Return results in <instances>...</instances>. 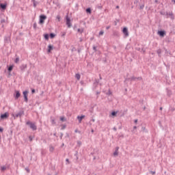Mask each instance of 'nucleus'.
<instances>
[{
	"mask_svg": "<svg viewBox=\"0 0 175 175\" xmlns=\"http://www.w3.org/2000/svg\"><path fill=\"white\" fill-rule=\"evenodd\" d=\"M26 125H29L30 129H32V131H36V129H38L36 124L29 120L26 122Z\"/></svg>",
	"mask_w": 175,
	"mask_h": 175,
	"instance_id": "f257e3e1",
	"label": "nucleus"
},
{
	"mask_svg": "<svg viewBox=\"0 0 175 175\" xmlns=\"http://www.w3.org/2000/svg\"><path fill=\"white\" fill-rule=\"evenodd\" d=\"M47 18V16L44 14H41L40 16V19H39V22L38 24H40V25L44 24V20H46Z\"/></svg>",
	"mask_w": 175,
	"mask_h": 175,
	"instance_id": "f03ea898",
	"label": "nucleus"
},
{
	"mask_svg": "<svg viewBox=\"0 0 175 175\" xmlns=\"http://www.w3.org/2000/svg\"><path fill=\"white\" fill-rule=\"evenodd\" d=\"M66 24L68 27V28H71L72 27V23H70V18L68 16V15L66 16Z\"/></svg>",
	"mask_w": 175,
	"mask_h": 175,
	"instance_id": "7ed1b4c3",
	"label": "nucleus"
},
{
	"mask_svg": "<svg viewBox=\"0 0 175 175\" xmlns=\"http://www.w3.org/2000/svg\"><path fill=\"white\" fill-rule=\"evenodd\" d=\"M23 116H24V111H20L18 113H16L15 115L13 114V117L15 120L18 117H23Z\"/></svg>",
	"mask_w": 175,
	"mask_h": 175,
	"instance_id": "20e7f679",
	"label": "nucleus"
},
{
	"mask_svg": "<svg viewBox=\"0 0 175 175\" xmlns=\"http://www.w3.org/2000/svg\"><path fill=\"white\" fill-rule=\"evenodd\" d=\"M23 98L25 99V102H26V103H28V91L25 90L23 92Z\"/></svg>",
	"mask_w": 175,
	"mask_h": 175,
	"instance_id": "39448f33",
	"label": "nucleus"
},
{
	"mask_svg": "<svg viewBox=\"0 0 175 175\" xmlns=\"http://www.w3.org/2000/svg\"><path fill=\"white\" fill-rule=\"evenodd\" d=\"M127 80H131V81H136V80H143V78L142 77H132L131 78H129L127 79Z\"/></svg>",
	"mask_w": 175,
	"mask_h": 175,
	"instance_id": "423d86ee",
	"label": "nucleus"
},
{
	"mask_svg": "<svg viewBox=\"0 0 175 175\" xmlns=\"http://www.w3.org/2000/svg\"><path fill=\"white\" fill-rule=\"evenodd\" d=\"M8 117H9V113L5 112V113L1 115L0 119L1 120H5V118H8Z\"/></svg>",
	"mask_w": 175,
	"mask_h": 175,
	"instance_id": "0eeeda50",
	"label": "nucleus"
},
{
	"mask_svg": "<svg viewBox=\"0 0 175 175\" xmlns=\"http://www.w3.org/2000/svg\"><path fill=\"white\" fill-rule=\"evenodd\" d=\"M158 35L160 36L161 38H163L165 35H166V31L165 30H160L157 32Z\"/></svg>",
	"mask_w": 175,
	"mask_h": 175,
	"instance_id": "6e6552de",
	"label": "nucleus"
},
{
	"mask_svg": "<svg viewBox=\"0 0 175 175\" xmlns=\"http://www.w3.org/2000/svg\"><path fill=\"white\" fill-rule=\"evenodd\" d=\"M122 32L126 37L129 36V32L128 31L127 27H124L122 29Z\"/></svg>",
	"mask_w": 175,
	"mask_h": 175,
	"instance_id": "1a4fd4ad",
	"label": "nucleus"
},
{
	"mask_svg": "<svg viewBox=\"0 0 175 175\" xmlns=\"http://www.w3.org/2000/svg\"><path fill=\"white\" fill-rule=\"evenodd\" d=\"M20 70H21V72H25V69H27V64H22L20 66Z\"/></svg>",
	"mask_w": 175,
	"mask_h": 175,
	"instance_id": "9d476101",
	"label": "nucleus"
},
{
	"mask_svg": "<svg viewBox=\"0 0 175 175\" xmlns=\"http://www.w3.org/2000/svg\"><path fill=\"white\" fill-rule=\"evenodd\" d=\"M166 16H169V17L171 18V20H174V14H173V12H166Z\"/></svg>",
	"mask_w": 175,
	"mask_h": 175,
	"instance_id": "9b49d317",
	"label": "nucleus"
},
{
	"mask_svg": "<svg viewBox=\"0 0 175 175\" xmlns=\"http://www.w3.org/2000/svg\"><path fill=\"white\" fill-rule=\"evenodd\" d=\"M4 43H5V44L10 43V36H5L4 37Z\"/></svg>",
	"mask_w": 175,
	"mask_h": 175,
	"instance_id": "f8f14e48",
	"label": "nucleus"
},
{
	"mask_svg": "<svg viewBox=\"0 0 175 175\" xmlns=\"http://www.w3.org/2000/svg\"><path fill=\"white\" fill-rule=\"evenodd\" d=\"M85 118V115H82L81 116H78L77 117V120H79V124H81V121H83V119Z\"/></svg>",
	"mask_w": 175,
	"mask_h": 175,
	"instance_id": "ddd939ff",
	"label": "nucleus"
},
{
	"mask_svg": "<svg viewBox=\"0 0 175 175\" xmlns=\"http://www.w3.org/2000/svg\"><path fill=\"white\" fill-rule=\"evenodd\" d=\"M118 150H120V147L117 146L113 152V157H118Z\"/></svg>",
	"mask_w": 175,
	"mask_h": 175,
	"instance_id": "4468645a",
	"label": "nucleus"
},
{
	"mask_svg": "<svg viewBox=\"0 0 175 175\" xmlns=\"http://www.w3.org/2000/svg\"><path fill=\"white\" fill-rule=\"evenodd\" d=\"M54 49V46L49 44L48 46V53H51V51Z\"/></svg>",
	"mask_w": 175,
	"mask_h": 175,
	"instance_id": "2eb2a0df",
	"label": "nucleus"
},
{
	"mask_svg": "<svg viewBox=\"0 0 175 175\" xmlns=\"http://www.w3.org/2000/svg\"><path fill=\"white\" fill-rule=\"evenodd\" d=\"M7 4L6 3H0V8L3 10H5L6 9Z\"/></svg>",
	"mask_w": 175,
	"mask_h": 175,
	"instance_id": "dca6fc26",
	"label": "nucleus"
},
{
	"mask_svg": "<svg viewBox=\"0 0 175 175\" xmlns=\"http://www.w3.org/2000/svg\"><path fill=\"white\" fill-rule=\"evenodd\" d=\"M19 96H21V94H20L19 91H16V95H15L14 98L15 99H18Z\"/></svg>",
	"mask_w": 175,
	"mask_h": 175,
	"instance_id": "f3484780",
	"label": "nucleus"
},
{
	"mask_svg": "<svg viewBox=\"0 0 175 175\" xmlns=\"http://www.w3.org/2000/svg\"><path fill=\"white\" fill-rule=\"evenodd\" d=\"M51 122L53 125H55L56 124L55 119L53 116H51Z\"/></svg>",
	"mask_w": 175,
	"mask_h": 175,
	"instance_id": "a211bd4d",
	"label": "nucleus"
},
{
	"mask_svg": "<svg viewBox=\"0 0 175 175\" xmlns=\"http://www.w3.org/2000/svg\"><path fill=\"white\" fill-rule=\"evenodd\" d=\"M142 132H144L145 133H148V130H147V129H146V126H142Z\"/></svg>",
	"mask_w": 175,
	"mask_h": 175,
	"instance_id": "6ab92c4d",
	"label": "nucleus"
},
{
	"mask_svg": "<svg viewBox=\"0 0 175 175\" xmlns=\"http://www.w3.org/2000/svg\"><path fill=\"white\" fill-rule=\"evenodd\" d=\"M44 38L46 40H49V38H50V35H49V33H46L44 35Z\"/></svg>",
	"mask_w": 175,
	"mask_h": 175,
	"instance_id": "aec40b11",
	"label": "nucleus"
},
{
	"mask_svg": "<svg viewBox=\"0 0 175 175\" xmlns=\"http://www.w3.org/2000/svg\"><path fill=\"white\" fill-rule=\"evenodd\" d=\"M54 150H55L54 146H49V151H50V152H53Z\"/></svg>",
	"mask_w": 175,
	"mask_h": 175,
	"instance_id": "412c9836",
	"label": "nucleus"
},
{
	"mask_svg": "<svg viewBox=\"0 0 175 175\" xmlns=\"http://www.w3.org/2000/svg\"><path fill=\"white\" fill-rule=\"evenodd\" d=\"M49 36H50L51 39H54V38H55V33H51L49 34Z\"/></svg>",
	"mask_w": 175,
	"mask_h": 175,
	"instance_id": "4be33fe9",
	"label": "nucleus"
},
{
	"mask_svg": "<svg viewBox=\"0 0 175 175\" xmlns=\"http://www.w3.org/2000/svg\"><path fill=\"white\" fill-rule=\"evenodd\" d=\"M77 32H79V33H83V32H84V29H78Z\"/></svg>",
	"mask_w": 175,
	"mask_h": 175,
	"instance_id": "5701e85b",
	"label": "nucleus"
},
{
	"mask_svg": "<svg viewBox=\"0 0 175 175\" xmlns=\"http://www.w3.org/2000/svg\"><path fill=\"white\" fill-rule=\"evenodd\" d=\"M60 121H62V122H65L66 121V118L64 116L60 117Z\"/></svg>",
	"mask_w": 175,
	"mask_h": 175,
	"instance_id": "b1692460",
	"label": "nucleus"
},
{
	"mask_svg": "<svg viewBox=\"0 0 175 175\" xmlns=\"http://www.w3.org/2000/svg\"><path fill=\"white\" fill-rule=\"evenodd\" d=\"M113 36H120V33L118 31H113Z\"/></svg>",
	"mask_w": 175,
	"mask_h": 175,
	"instance_id": "393cba45",
	"label": "nucleus"
},
{
	"mask_svg": "<svg viewBox=\"0 0 175 175\" xmlns=\"http://www.w3.org/2000/svg\"><path fill=\"white\" fill-rule=\"evenodd\" d=\"M79 152L76 151L75 154V157H76V159L77 161H79Z\"/></svg>",
	"mask_w": 175,
	"mask_h": 175,
	"instance_id": "a878e982",
	"label": "nucleus"
},
{
	"mask_svg": "<svg viewBox=\"0 0 175 175\" xmlns=\"http://www.w3.org/2000/svg\"><path fill=\"white\" fill-rule=\"evenodd\" d=\"M75 77H76L77 80H80V77H81L80 74H79V73L76 74Z\"/></svg>",
	"mask_w": 175,
	"mask_h": 175,
	"instance_id": "bb28decb",
	"label": "nucleus"
},
{
	"mask_svg": "<svg viewBox=\"0 0 175 175\" xmlns=\"http://www.w3.org/2000/svg\"><path fill=\"white\" fill-rule=\"evenodd\" d=\"M8 72H12L13 70V66H10L8 68Z\"/></svg>",
	"mask_w": 175,
	"mask_h": 175,
	"instance_id": "cd10ccee",
	"label": "nucleus"
},
{
	"mask_svg": "<svg viewBox=\"0 0 175 175\" xmlns=\"http://www.w3.org/2000/svg\"><path fill=\"white\" fill-rule=\"evenodd\" d=\"M86 13H89L90 14H91L92 13V10L91 8H88L86 9Z\"/></svg>",
	"mask_w": 175,
	"mask_h": 175,
	"instance_id": "c85d7f7f",
	"label": "nucleus"
},
{
	"mask_svg": "<svg viewBox=\"0 0 175 175\" xmlns=\"http://www.w3.org/2000/svg\"><path fill=\"white\" fill-rule=\"evenodd\" d=\"M33 28L34 29H36L38 28V24L36 23V22H35L33 25Z\"/></svg>",
	"mask_w": 175,
	"mask_h": 175,
	"instance_id": "c756f323",
	"label": "nucleus"
},
{
	"mask_svg": "<svg viewBox=\"0 0 175 175\" xmlns=\"http://www.w3.org/2000/svg\"><path fill=\"white\" fill-rule=\"evenodd\" d=\"M20 62V57H16L14 60L15 64H18Z\"/></svg>",
	"mask_w": 175,
	"mask_h": 175,
	"instance_id": "7c9ffc66",
	"label": "nucleus"
},
{
	"mask_svg": "<svg viewBox=\"0 0 175 175\" xmlns=\"http://www.w3.org/2000/svg\"><path fill=\"white\" fill-rule=\"evenodd\" d=\"M111 116H113V117H116V116H117V111H112Z\"/></svg>",
	"mask_w": 175,
	"mask_h": 175,
	"instance_id": "2f4dec72",
	"label": "nucleus"
},
{
	"mask_svg": "<svg viewBox=\"0 0 175 175\" xmlns=\"http://www.w3.org/2000/svg\"><path fill=\"white\" fill-rule=\"evenodd\" d=\"M93 50H94V53H96V51H98V49H96V46L93 45Z\"/></svg>",
	"mask_w": 175,
	"mask_h": 175,
	"instance_id": "473e14b6",
	"label": "nucleus"
},
{
	"mask_svg": "<svg viewBox=\"0 0 175 175\" xmlns=\"http://www.w3.org/2000/svg\"><path fill=\"white\" fill-rule=\"evenodd\" d=\"M160 14H161V16H166V12H165L164 11H161L160 12Z\"/></svg>",
	"mask_w": 175,
	"mask_h": 175,
	"instance_id": "72a5a7b5",
	"label": "nucleus"
},
{
	"mask_svg": "<svg viewBox=\"0 0 175 175\" xmlns=\"http://www.w3.org/2000/svg\"><path fill=\"white\" fill-rule=\"evenodd\" d=\"M161 53H162V50L161 49L157 50V54H159V56L161 55Z\"/></svg>",
	"mask_w": 175,
	"mask_h": 175,
	"instance_id": "f704fd0d",
	"label": "nucleus"
},
{
	"mask_svg": "<svg viewBox=\"0 0 175 175\" xmlns=\"http://www.w3.org/2000/svg\"><path fill=\"white\" fill-rule=\"evenodd\" d=\"M61 33H62V35H61L62 38H64V36H65L66 35V32H65V31L62 32Z\"/></svg>",
	"mask_w": 175,
	"mask_h": 175,
	"instance_id": "c9c22d12",
	"label": "nucleus"
},
{
	"mask_svg": "<svg viewBox=\"0 0 175 175\" xmlns=\"http://www.w3.org/2000/svg\"><path fill=\"white\" fill-rule=\"evenodd\" d=\"M38 4V2L37 1H34L33 3V8H36V5Z\"/></svg>",
	"mask_w": 175,
	"mask_h": 175,
	"instance_id": "e433bc0d",
	"label": "nucleus"
},
{
	"mask_svg": "<svg viewBox=\"0 0 175 175\" xmlns=\"http://www.w3.org/2000/svg\"><path fill=\"white\" fill-rule=\"evenodd\" d=\"M94 84H96V85H98V84H99V79H96Z\"/></svg>",
	"mask_w": 175,
	"mask_h": 175,
	"instance_id": "4c0bfd02",
	"label": "nucleus"
},
{
	"mask_svg": "<svg viewBox=\"0 0 175 175\" xmlns=\"http://www.w3.org/2000/svg\"><path fill=\"white\" fill-rule=\"evenodd\" d=\"M56 18L58 19V21H61V16L57 15V16H56Z\"/></svg>",
	"mask_w": 175,
	"mask_h": 175,
	"instance_id": "58836bf2",
	"label": "nucleus"
},
{
	"mask_svg": "<svg viewBox=\"0 0 175 175\" xmlns=\"http://www.w3.org/2000/svg\"><path fill=\"white\" fill-rule=\"evenodd\" d=\"M103 33H105V31H100L99 32L98 35H99L100 36H101V35H103Z\"/></svg>",
	"mask_w": 175,
	"mask_h": 175,
	"instance_id": "ea45409f",
	"label": "nucleus"
},
{
	"mask_svg": "<svg viewBox=\"0 0 175 175\" xmlns=\"http://www.w3.org/2000/svg\"><path fill=\"white\" fill-rule=\"evenodd\" d=\"M107 95H111V90L109 89L108 92L107 93Z\"/></svg>",
	"mask_w": 175,
	"mask_h": 175,
	"instance_id": "a19ab883",
	"label": "nucleus"
},
{
	"mask_svg": "<svg viewBox=\"0 0 175 175\" xmlns=\"http://www.w3.org/2000/svg\"><path fill=\"white\" fill-rule=\"evenodd\" d=\"M77 144H78L79 147L81 146V141H77Z\"/></svg>",
	"mask_w": 175,
	"mask_h": 175,
	"instance_id": "79ce46f5",
	"label": "nucleus"
},
{
	"mask_svg": "<svg viewBox=\"0 0 175 175\" xmlns=\"http://www.w3.org/2000/svg\"><path fill=\"white\" fill-rule=\"evenodd\" d=\"M41 154H42V155H45V154H46V152H45L44 150H41Z\"/></svg>",
	"mask_w": 175,
	"mask_h": 175,
	"instance_id": "37998d69",
	"label": "nucleus"
},
{
	"mask_svg": "<svg viewBox=\"0 0 175 175\" xmlns=\"http://www.w3.org/2000/svg\"><path fill=\"white\" fill-rule=\"evenodd\" d=\"M142 51L143 54H146V49L144 48L142 49Z\"/></svg>",
	"mask_w": 175,
	"mask_h": 175,
	"instance_id": "c03bdc74",
	"label": "nucleus"
},
{
	"mask_svg": "<svg viewBox=\"0 0 175 175\" xmlns=\"http://www.w3.org/2000/svg\"><path fill=\"white\" fill-rule=\"evenodd\" d=\"M66 128V125H63L61 128L62 131H64Z\"/></svg>",
	"mask_w": 175,
	"mask_h": 175,
	"instance_id": "a18cd8bd",
	"label": "nucleus"
},
{
	"mask_svg": "<svg viewBox=\"0 0 175 175\" xmlns=\"http://www.w3.org/2000/svg\"><path fill=\"white\" fill-rule=\"evenodd\" d=\"M139 9H141V10L144 9V5H140Z\"/></svg>",
	"mask_w": 175,
	"mask_h": 175,
	"instance_id": "49530a36",
	"label": "nucleus"
},
{
	"mask_svg": "<svg viewBox=\"0 0 175 175\" xmlns=\"http://www.w3.org/2000/svg\"><path fill=\"white\" fill-rule=\"evenodd\" d=\"M1 170H6V167L5 166L1 167Z\"/></svg>",
	"mask_w": 175,
	"mask_h": 175,
	"instance_id": "de8ad7c7",
	"label": "nucleus"
},
{
	"mask_svg": "<svg viewBox=\"0 0 175 175\" xmlns=\"http://www.w3.org/2000/svg\"><path fill=\"white\" fill-rule=\"evenodd\" d=\"M12 77V72H8V77Z\"/></svg>",
	"mask_w": 175,
	"mask_h": 175,
	"instance_id": "09e8293b",
	"label": "nucleus"
},
{
	"mask_svg": "<svg viewBox=\"0 0 175 175\" xmlns=\"http://www.w3.org/2000/svg\"><path fill=\"white\" fill-rule=\"evenodd\" d=\"M167 95H172V92L170 90L167 91Z\"/></svg>",
	"mask_w": 175,
	"mask_h": 175,
	"instance_id": "8fccbe9b",
	"label": "nucleus"
},
{
	"mask_svg": "<svg viewBox=\"0 0 175 175\" xmlns=\"http://www.w3.org/2000/svg\"><path fill=\"white\" fill-rule=\"evenodd\" d=\"M35 92H36L35 89H32V90H31V94H35Z\"/></svg>",
	"mask_w": 175,
	"mask_h": 175,
	"instance_id": "3c124183",
	"label": "nucleus"
},
{
	"mask_svg": "<svg viewBox=\"0 0 175 175\" xmlns=\"http://www.w3.org/2000/svg\"><path fill=\"white\" fill-rule=\"evenodd\" d=\"M63 136H64V133H61V134H60V139H62Z\"/></svg>",
	"mask_w": 175,
	"mask_h": 175,
	"instance_id": "603ef678",
	"label": "nucleus"
},
{
	"mask_svg": "<svg viewBox=\"0 0 175 175\" xmlns=\"http://www.w3.org/2000/svg\"><path fill=\"white\" fill-rule=\"evenodd\" d=\"M0 132H3V128L0 127Z\"/></svg>",
	"mask_w": 175,
	"mask_h": 175,
	"instance_id": "864d4df0",
	"label": "nucleus"
},
{
	"mask_svg": "<svg viewBox=\"0 0 175 175\" xmlns=\"http://www.w3.org/2000/svg\"><path fill=\"white\" fill-rule=\"evenodd\" d=\"M29 141H30V142H32V137H31V136H29Z\"/></svg>",
	"mask_w": 175,
	"mask_h": 175,
	"instance_id": "5fc2aeb1",
	"label": "nucleus"
},
{
	"mask_svg": "<svg viewBox=\"0 0 175 175\" xmlns=\"http://www.w3.org/2000/svg\"><path fill=\"white\" fill-rule=\"evenodd\" d=\"M151 174H155V171H150Z\"/></svg>",
	"mask_w": 175,
	"mask_h": 175,
	"instance_id": "6e6d98bb",
	"label": "nucleus"
},
{
	"mask_svg": "<svg viewBox=\"0 0 175 175\" xmlns=\"http://www.w3.org/2000/svg\"><path fill=\"white\" fill-rule=\"evenodd\" d=\"M25 170L27 172V173H29V168H25Z\"/></svg>",
	"mask_w": 175,
	"mask_h": 175,
	"instance_id": "4d7b16f0",
	"label": "nucleus"
},
{
	"mask_svg": "<svg viewBox=\"0 0 175 175\" xmlns=\"http://www.w3.org/2000/svg\"><path fill=\"white\" fill-rule=\"evenodd\" d=\"M1 23H5V19H1Z\"/></svg>",
	"mask_w": 175,
	"mask_h": 175,
	"instance_id": "13d9d810",
	"label": "nucleus"
},
{
	"mask_svg": "<svg viewBox=\"0 0 175 175\" xmlns=\"http://www.w3.org/2000/svg\"><path fill=\"white\" fill-rule=\"evenodd\" d=\"M137 121H138V120H137V119H135V120H134L135 124H137Z\"/></svg>",
	"mask_w": 175,
	"mask_h": 175,
	"instance_id": "bf43d9fd",
	"label": "nucleus"
},
{
	"mask_svg": "<svg viewBox=\"0 0 175 175\" xmlns=\"http://www.w3.org/2000/svg\"><path fill=\"white\" fill-rule=\"evenodd\" d=\"M110 28H111V26H107V27H106V29H110Z\"/></svg>",
	"mask_w": 175,
	"mask_h": 175,
	"instance_id": "052dcab7",
	"label": "nucleus"
},
{
	"mask_svg": "<svg viewBox=\"0 0 175 175\" xmlns=\"http://www.w3.org/2000/svg\"><path fill=\"white\" fill-rule=\"evenodd\" d=\"M100 92H96V95H100Z\"/></svg>",
	"mask_w": 175,
	"mask_h": 175,
	"instance_id": "680f3d73",
	"label": "nucleus"
},
{
	"mask_svg": "<svg viewBox=\"0 0 175 175\" xmlns=\"http://www.w3.org/2000/svg\"><path fill=\"white\" fill-rule=\"evenodd\" d=\"M78 53H79V54H80V53H81V49H78Z\"/></svg>",
	"mask_w": 175,
	"mask_h": 175,
	"instance_id": "e2e57ef3",
	"label": "nucleus"
},
{
	"mask_svg": "<svg viewBox=\"0 0 175 175\" xmlns=\"http://www.w3.org/2000/svg\"><path fill=\"white\" fill-rule=\"evenodd\" d=\"M79 42H83V38H79Z\"/></svg>",
	"mask_w": 175,
	"mask_h": 175,
	"instance_id": "0e129e2a",
	"label": "nucleus"
},
{
	"mask_svg": "<svg viewBox=\"0 0 175 175\" xmlns=\"http://www.w3.org/2000/svg\"><path fill=\"white\" fill-rule=\"evenodd\" d=\"M133 129H137V126H133Z\"/></svg>",
	"mask_w": 175,
	"mask_h": 175,
	"instance_id": "69168bd1",
	"label": "nucleus"
},
{
	"mask_svg": "<svg viewBox=\"0 0 175 175\" xmlns=\"http://www.w3.org/2000/svg\"><path fill=\"white\" fill-rule=\"evenodd\" d=\"M66 162H68L69 163V159H66Z\"/></svg>",
	"mask_w": 175,
	"mask_h": 175,
	"instance_id": "338daca9",
	"label": "nucleus"
},
{
	"mask_svg": "<svg viewBox=\"0 0 175 175\" xmlns=\"http://www.w3.org/2000/svg\"><path fill=\"white\" fill-rule=\"evenodd\" d=\"M136 50H137V51H140V48H137Z\"/></svg>",
	"mask_w": 175,
	"mask_h": 175,
	"instance_id": "774afa93",
	"label": "nucleus"
}]
</instances>
